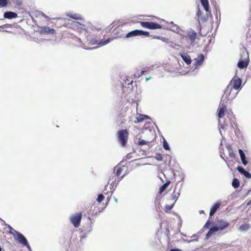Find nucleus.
Here are the masks:
<instances>
[{"label": "nucleus", "instance_id": "obj_47", "mask_svg": "<svg viewBox=\"0 0 251 251\" xmlns=\"http://www.w3.org/2000/svg\"><path fill=\"white\" fill-rule=\"evenodd\" d=\"M41 15H42L43 17H44L45 18H48V17L47 16H46L45 14H44V13H42V12L41 13Z\"/></svg>", "mask_w": 251, "mask_h": 251}, {"label": "nucleus", "instance_id": "obj_4", "mask_svg": "<svg viewBox=\"0 0 251 251\" xmlns=\"http://www.w3.org/2000/svg\"><path fill=\"white\" fill-rule=\"evenodd\" d=\"M242 56H244V59H242L241 58L237 64V66L240 69L245 68L249 64V55L246 50H244L242 52Z\"/></svg>", "mask_w": 251, "mask_h": 251}, {"label": "nucleus", "instance_id": "obj_11", "mask_svg": "<svg viewBox=\"0 0 251 251\" xmlns=\"http://www.w3.org/2000/svg\"><path fill=\"white\" fill-rule=\"evenodd\" d=\"M217 226L220 230H223L229 226V223L224 220H219L217 222Z\"/></svg>", "mask_w": 251, "mask_h": 251}, {"label": "nucleus", "instance_id": "obj_60", "mask_svg": "<svg viewBox=\"0 0 251 251\" xmlns=\"http://www.w3.org/2000/svg\"><path fill=\"white\" fill-rule=\"evenodd\" d=\"M251 203V201L248 202V205H249Z\"/></svg>", "mask_w": 251, "mask_h": 251}, {"label": "nucleus", "instance_id": "obj_21", "mask_svg": "<svg viewBox=\"0 0 251 251\" xmlns=\"http://www.w3.org/2000/svg\"><path fill=\"white\" fill-rule=\"evenodd\" d=\"M200 1L205 11L210 14L208 0H200Z\"/></svg>", "mask_w": 251, "mask_h": 251}, {"label": "nucleus", "instance_id": "obj_5", "mask_svg": "<svg viewBox=\"0 0 251 251\" xmlns=\"http://www.w3.org/2000/svg\"><path fill=\"white\" fill-rule=\"evenodd\" d=\"M138 36H145L148 37L150 36V33L148 31H143L142 30L135 29L129 32L126 36L127 38Z\"/></svg>", "mask_w": 251, "mask_h": 251}, {"label": "nucleus", "instance_id": "obj_41", "mask_svg": "<svg viewBox=\"0 0 251 251\" xmlns=\"http://www.w3.org/2000/svg\"><path fill=\"white\" fill-rule=\"evenodd\" d=\"M225 128V125L224 124H221L220 126V129H224Z\"/></svg>", "mask_w": 251, "mask_h": 251}, {"label": "nucleus", "instance_id": "obj_14", "mask_svg": "<svg viewBox=\"0 0 251 251\" xmlns=\"http://www.w3.org/2000/svg\"><path fill=\"white\" fill-rule=\"evenodd\" d=\"M41 33L42 34L50 33L54 35L55 33V30L48 26H44L41 30Z\"/></svg>", "mask_w": 251, "mask_h": 251}, {"label": "nucleus", "instance_id": "obj_29", "mask_svg": "<svg viewBox=\"0 0 251 251\" xmlns=\"http://www.w3.org/2000/svg\"><path fill=\"white\" fill-rule=\"evenodd\" d=\"M109 42H110L109 39H108L107 40L101 39L100 41L99 40V45L104 46V45H105L107 44L108 43H109Z\"/></svg>", "mask_w": 251, "mask_h": 251}, {"label": "nucleus", "instance_id": "obj_58", "mask_svg": "<svg viewBox=\"0 0 251 251\" xmlns=\"http://www.w3.org/2000/svg\"><path fill=\"white\" fill-rule=\"evenodd\" d=\"M110 181H111V178H109V181H108V184L110 183Z\"/></svg>", "mask_w": 251, "mask_h": 251}, {"label": "nucleus", "instance_id": "obj_23", "mask_svg": "<svg viewBox=\"0 0 251 251\" xmlns=\"http://www.w3.org/2000/svg\"><path fill=\"white\" fill-rule=\"evenodd\" d=\"M197 12H196V16L197 18H198L199 22H200V21H202L203 22H205L206 20V18H202L201 17V12L200 8L199 5H198L197 7Z\"/></svg>", "mask_w": 251, "mask_h": 251}, {"label": "nucleus", "instance_id": "obj_57", "mask_svg": "<svg viewBox=\"0 0 251 251\" xmlns=\"http://www.w3.org/2000/svg\"><path fill=\"white\" fill-rule=\"evenodd\" d=\"M181 234L182 235V236L183 237H186V235L185 234H182V233H181Z\"/></svg>", "mask_w": 251, "mask_h": 251}, {"label": "nucleus", "instance_id": "obj_26", "mask_svg": "<svg viewBox=\"0 0 251 251\" xmlns=\"http://www.w3.org/2000/svg\"><path fill=\"white\" fill-rule=\"evenodd\" d=\"M170 183V181H167L164 184H163L159 189V194H161L169 185Z\"/></svg>", "mask_w": 251, "mask_h": 251}, {"label": "nucleus", "instance_id": "obj_3", "mask_svg": "<svg viewBox=\"0 0 251 251\" xmlns=\"http://www.w3.org/2000/svg\"><path fill=\"white\" fill-rule=\"evenodd\" d=\"M7 227L10 229L9 233L12 235L15 240H16L19 243L20 242L24 243L25 242V238L22 233L16 231L14 228H13L10 225H7Z\"/></svg>", "mask_w": 251, "mask_h": 251}, {"label": "nucleus", "instance_id": "obj_42", "mask_svg": "<svg viewBox=\"0 0 251 251\" xmlns=\"http://www.w3.org/2000/svg\"><path fill=\"white\" fill-rule=\"evenodd\" d=\"M170 251H181V250L178 249H173L170 250Z\"/></svg>", "mask_w": 251, "mask_h": 251}, {"label": "nucleus", "instance_id": "obj_45", "mask_svg": "<svg viewBox=\"0 0 251 251\" xmlns=\"http://www.w3.org/2000/svg\"><path fill=\"white\" fill-rule=\"evenodd\" d=\"M145 72V71H142L140 73V74L139 75L138 77H140V76L142 75Z\"/></svg>", "mask_w": 251, "mask_h": 251}, {"label": "nucleus", "instance_id": "obj_33", "mask_svg": "<svg viewBox=\"0 0 251 251\" xmlns=\"http://www.w3.org/2000/svg\"><path fill=\"white\" fill-rule=\"evenodd\" d=\"M7 5V0H0V6L1 7H6Z\"/></svg>", "mask_w": 251, "mask_h": 251}, {"label": "nucleus", "instance_id": "obj_37", "mask_svg": "<svg viewBox=\"0 0 251 251\" xmlns=\"http://www.w3.org/2000/svg\"><path fill=\"white\" fill-rule=\"evenodd\" d=\"M155 158L158 161H161L162 160L163 157L161 154L159 153L157 154V156L155 157Z\"/></svg>", "mask_w": 251, "mask_h": 251}, {"label": "nucleus", "instance_id": "obj_13", "mask_svg": "<svg viewBox=\"0 0 251 251\" xmlns=\"http://www.w3.org/2000/svg\"><path fill=\"white\" fill-rule=\"evenodd\" d=\"M180 56L182 58V60L185 62L186 64L187 65H189L192 62L191 58L187 53H180Z\"/></svg>", "mask_w": 251, "mask_h": 251}, {"label": "nucleus", "instance_id": "obj_44", "mask_svg": "<svg viewBox=\"0 0 251 251\" xmlns=\"http://www.w3.org/2000/svg\"><path fill=\"white\" fill-rule=\"evenodd\" d=\"M16 4L20 6L22 4V2L20 0H18L17 1Z\"/></svg>", "mask_w": 251, "mask_h": 251}, {"label": "nucleus", "instance_id": "obj_38", "mask_svg": "<svg viewBox=\"0 0 251 251\" xmlns=\"http://www.w3.org/2000/svg\"><path fill=\"white\" fill-rule=\"evenodd\" d=\"M122 171H123L122 168H118L116 172V175L118 176H120V175H121V173Z\"/></svg>", "mask_w": 251, "mask_h": 251}, {"label": "nucleus", "instance_id": "obj_31", "mask_svg": "<svg viewBox=\"0 0 251 251\" xmlns=\"http://www.w3.org/2000/svg\"><path fill=\"white\" fill-rule=\"evenodd\" d=\"M25 242H24V243L20 242V243L21 244L23 245V246H25L27 248V249L29 251H32L31 248L30 246H29L26 238H25Z\"/></svg>", "mask_w": 251, "mask_h": 251}, {"label": "nucleus", "instance_id": "obj_19", "mask_svg": "<svg viewBox=\"0 0 251 251\" xmlns=\"http://www.w3.org/2000/svg\"><path fill=\"white\" fill-rule=\"evenodd\" d=\"M218 230H220L218 228V226H214L213 227H212L210 228L208 232L206 234V239H208L211 235L215 232L218 231Z\"/></svg>", "mask_w": 251, "mask_h": 251}, {"label": "nucleus", "instance_id": "obj_48", "mask_svg": "<svg viewBox=\"0 0 251 251\" xmlns=\"http://www.w3.org/2000/svg\"><path fill=\"white\" fill-rule=\"evenodd\" d=\"M181 225H182V222L181 221H180L178 223V226L179 227H180L181 226Z\"/></svg>", "mask_w": 251, "mask_h": 251}, {"label": "nucleus", "instance_id": "obj_6", "mask_svg": "<svg viewBox=\"0 0 251 251\" xmlns=\"http://www.w3.org/2000/svg\"><path fill=\"white\" fill-rule=\"evenodd\" d=\"M82 214L81 213H76L69 217L70 221L75 227H78L81 222Z\"/></svg>", "mask_w": 251, "mask_h": 251}, {"label": "nucleus", "instance_id": "obj_34", "mask_svg": "<svg viewBox=\"0 0 251 251\" xmlns=\"http://www.w3.org/2000/svg\"><path fill=\"white\" fill-rule=\"evenodd\" d=\"M104 196L102 194H99L98 196L97 201L99 203H100L103 200Z\"/></svg>", "mask_w": 251, "mask_h": 251}, {"label": "nucleus", "instance_id": "obj_28", "mask_svg": "<svg viewBox=\"0 0 251 251\" xmlns=\"http://www.w3.org/2000/svg\"><path fill=\"white\" fill-rule=\"evenodd\" d=\"M240 185V182L239 180L237 178H234L232 182V186L234 188H237Z\"/></svg>", "mask_w": 251, "mask_h": 251}, {"label": "nucleus", "instance_id": "obj_16", "mask_svg": "<svg viewBox=\"0 0 251 251\" xmlns=\"http://www.w3.org/2000/svg\"><path fill=\"white\" fill-rule=\"evenodd\" d=\"M221 204V202L220 201L216 202L214 205L211 208L209 215L212 216L213 215L217 210V209L220 207Z\"/></svg>", "mask_w": 251, "mask_h": 251}, {"label": "nucleus", "instance_id": "obj_52", "mask_svg": "<svg viewBox=\"0 0 251 251\" xmlns=\"http://www.w3.org/2000/svg\"><path fill=\"white\" fill-rule=\"evenodd\" d=\"M197 237V235H196V234H193V235L191 236V237Z\"/></svg>", "mask_w": 251, "mask_h": 251}, {"label": "nucleus", "instance_id": "obj_49", "mask_svg": "<svg viewBox=\"0 0 251 251\" xmlns=\"http://www.w3.org/2000/svg\"><path fill=\"white\" fill-rule=\"evenodd\" d=\"M114 177H113V178L112 179V180L114 178ZM116 180V178H114V180L112 181V182L110 183V185H112V184H113L114 183V181Z\"/></svg>", "mask_w": 251, "mask_h": 251}, {"label": "nucleus", "instance_id": "obj_59", "mask_svg": "<svg viewBox=\"0 0 251 251\" xmlns=\"http://www.w3.org/2000/svg\"><path fill=\"white\" fill-rule=\"evenodd\" d=\"M170 23H171V24H172V25H174V22H171Z\"/></svg>", "mask_w": 251, "mask_h": 251}, {"label": "nucleus", "instance_id": "obj_30", "mask_svg": "<svg viewBox=\"0 0 251 251\" xmlns=\"http://www.w3.org/2000/svg\"><path fill=\"white\" fill-rule=\"evenodd\" d=\"M163 146L165 150L169 151L170 150L169 144L164 138H163Z\"/></svg>", "mask_w": 251, "mask_h": 251}, {"label": "nucleus", "instance_id": "obj_43", "mask_svg": "<svg viewBox=\"0 0 251 251\" xmlns=\"http://www.w3.org/2000/svg\"><path fill=\"white\" fill-rule=\"evenodd\" d=\"M6 26H7V25H1V26H0V31H2V29H1V28H2V27H6Z\"/></svg>", "mask_w": 251, "mask_h": 251}, {"label": "nucleus", "instance_id": "obj_50", "mask_svg": "<svg viewBox=\"0 0 251 251\" xmlns=\"http://www.w3.org/2000/svg\"><path fill=\"white\" fill-rule=\"evenodd\" d=\"M199 212L200 214H201L202 213H203L204 211L203 210H200Z\"/></svg>", "mask_w": 251, "mask_h": 251}, {"label": "nucleus", "instance_id": "obj_27", "mask_svg": "<svg viewBox=\"0 0 251 251\" xmlns=\"http://www.w3.org/2000/svg\"><path fill=\"white\" fill-rule=\"evenodd\" d=\"M226 108V106L224 105L221 107L219 109V112H218V117L220 118H223L225 116V110Z\"/></svg>", "mask_w": 251, "mask_h": 251}, {"label": "nucleus", "instance_id": "obj_51", "mask_svg": "<svg viewBox=\"0 0 251 251\" xmlns=\"http://www.w3.org/2000/svg\"><path fill=\"white\" fill-rule=\"evenodd\" d=\"M76 41H79V42H81V40H80V38H76Z\"/></svg>", "mask_w": 251, "mask_h": 251}, {"label": "nucleus", "instance_id": "obj_12", "mask_svg": "<svg viewBox=\"0 0 251 251\" xmlns=\"http://www.w3.org/2000/svg\"><path fill=\"white\" fill-rule=\"evenodd\" d=\"M181 192L180 189H179L178 190H176V189H175L173 193L172 194L171 197H170V199L171 200L174 201L175 203L176 201L177 200L178 198L180 196Z\"/></svg>", "mask_w": 251, "mask_h": 251}, {"label": "nucleus", "instance_id": "obj_1", "mask_svg": "<svg viewBox=\"0 0 251 251\" xmlns=\"http://www.w3.org/2000/svg\"><path fill=\"white\" fill-rule=\"evenodd\" d=\"M238 93V91L232 88L231 85H228L225 91V94L222 99H224V97L225 96V97L228 100H232L236 97ZM222 100L224 101L225 99H223Z\"/></svg>", "mask_w": 251, "mask_h": 251}, {"label": "nucleus", "instance_id": "obj_2", "mask_svg": "<svg viewBox=\"0 0 251 251\" xmlns=\"http://www.w3.org/2000/svg\"><path fill=\"white\" fill-rule=\"evenodd\" d=\"M118 139L122 147H125L127 143L128 133L126 129H121L118 131Z\"/></svg>", "mask_w": 251, "mask_h": 251}, {"label": "nucleus", "instance_id": "obj_53", "mask_svg": "<svg viewBox=\"0 0 251 251\" xmlns=\"http://www.w3.org/2000/svg\"><path fill=\"white\" fill-rule=\"evenodd\" d=\"M153 38L159 39V38H160V37H158V36H154V37H153Z\"/></svg>", "mask_w": 251, "mask_h": 251}, {"label": "nucleus", "instance_id": "obj_36", "mask_svg": "<svg viewBox=\"0 0 251 251\" xmlns=\"http://www.w3.org/2000/svg\"><path fill=\"white\" fill-rule=\"evenodd\" d=\"M91 43L92 45H99V40H97L96 39H92L91 40Z\"/></svg>", "mask_w": 251, "mask_h": 251}, {"label": "nucleus", "instance_id": "obj_40", "mask_svg": "<svg viewBox=\"0 0 251 251\" xmlns=\"http://www.w3.org/2000/svg\"><path fill=\"white\" fill-rule=\"evenodd\" d=\"M184 241H185L187 243H190L191 242H193L194 241H198V239L196 238V239H195L194 240H184Z\"/></svg>", "mask_w": 251, "mask_h": 251}, {"label": "nucleus", "instance_id": "obj_32", "mask_svg": "<svg viewBox=\"0 0 251 251\" xmlns=\"http://www.w3.org/2000/svg\"><path fill=\"white\" fill-rule=\"evenodd\" d=\"M150 142L149 141L144 140H141V139H139V141L138 142V145L139 146H142L144 145H147Z\"/></svg>", "mask_w": 251, "mask_h": 251}, {"label": "nucleus", "instance_id": "obj_15", "mask_svg": "<svg viewBox=\"0 0 251 251\" xmlns=\"http://www.w3.org/2000/svg\"><path fill=\"white\" fill-rule=\"evenodd\" d=\"M237 170L247 178H251V174L248 171L245 170L243 167L238 166L237 168Z\"/></svg>", "mask_w": 251, "mask_h": 251}, {"label": "nucleus", "instance_id": "obj_17", "mask_svg": "<svg viewBox=\"0 0 251 251\" xmlns=\"http://www.w3.org/2000/svg\"><path fill=\"white\" fill-rule=\"evenodd\" d=\"M18 15L16 13L11 11H7L4 13L3 17L4 18L12 19L17 17Z\"/></svg>", "mask_w": 251, "mask_h": 251}, {"label": "nucleus", "instance_id": "obj_35", "mask_svg": "<svg viewBox=\"0 0 251 251\" xmlns=\"http://www.w3.org/2000/svg\"><path fill=\"white\" fill-rule=\"evenodd\" d=\"M174 204H175V202H174V203L172 205H166L165 206V209L166 210H171L173 208Z\"/></svg>", "mask_w": 251, "mask_h": 251}, {"label": "nucleus", "instance_id": "obj_18", "mask_svg": "<svg viewBox=\"0 0 251 251\" xmlns=\"http://www.w3.org/2000/svg\"><path fill=\"white\" fill-rule=\"evenodd\" d=\"M67 16L74 20H82L83 17L79 14L68 12L66 13Z\"/></svg>", "mask_w": 251, "mask_h": 251}, {"label": "nucleus", "instance_id": "obj_8", "mask_svg": "<svg viewBox=\"0 0 251 251\" xmlns=\"http://www.w3.org/2000/svg\"><path fill=\"white\" fill-rule=\"evenodd\" d=\"M197 36V33L196 32L191 29H190L187 31V35L185 36V38L189 40L190 45L193 46Z\"/></svg>", "mask_w": 251, "mask_h": 251}, {"label": "nucleus", "instance_id": "obj_9", "mask_svg": "<svg viewBox=\"0 0 251 251\" xmlns=\"http://www.w3.org/2000/svg\"><path fill=\"white\" fill-rule=\"evenodd\" d=\"M204 60V56L203 54L200 53L198 55L197 58H195L194 61V65L195 66L194 69L192 71L195 72L199 66H201Z\"/></svg>", "mask_w": 251, "mask_h": 251}, {"label": "nucleus", "instance_id": "obj_55", "mask_svg": "<svg viewBox=\"0 0 251 251\" xmlns=\"http://www.w3.org/2000/svg\"><path fill=\"white\" fill-rule=\"evenodd\" d=\"M251 189H250V190H249L248 191L247 194H248H248H249L251 193Z\"/></svg>", "mask_w": 251, "mask_h": 251}, {"label": "nucleus", "instance_id": "obj_7", "mask_svg": "<svg viewBox=\"0 0 251 251\" xmlns=\"http://www.w3.org/2000/svg\"><path fill=\"white\" fill-rule=\"evenodd\" d=\"M140 25L143 27L150 29H160L162 28L161 25L152 22H141Z\"/></svg>", "mask_w": 251, "mask_h": 251}, {"label": "nucleus", "instance_id": "obj_22", "mask_svg": "<svg viewBox=\"0 0 251 251\" xmlns=\"http://www.w3.org/2000/svg\"><path fill=\"white\" fill-rule=\"evenodd\" d=\"M150 119V118L148 116L142 114H138L137 115L136 117V121H134V123H140L145 120L146 119Z\"/></svg>", "mask_w": 251, "mask_h": 251}, {"label": "nucleus", "instance_id": "obj_61", "mask_svg": "<svg viewBox=\"0 0 251 251\" xmlns=\"http://www.w3.org/2000/svg\"><path fill=\"white\" fill-rule=\"evenodd\" d=\"M85 237H86V236H82V238H85Z\"/></svg>", "mask_w": 251, "mask_h": 251}, {"label": "nucleus", "instance_id": "obj_54", "mask_svg": "<svg viewBox=\"0 0 251 251\" xmlns=\"http://www.w3.org/2000/svg\"><path fill=\"white\" fill-rule=\"evenodd\" d=\"M114 201H115V202H118V199L117 198H115L114 199Z\"/></svg>", "mask_w": 251, "mask_h": 251}, {"label": "nucleus", "instance_id": "obj_39", "mask_svg": "<svg viewBox=\"0 0 251 251\" xmlns=\"http://www.w3.org/2000/svg\"><path fill=\"white\" fill-rule=\"evenodd\" d=\"M209 224H210L209 221H207L206 222V223H205V224L204 225V227L205 228H208Z\"/></svg>", "mask_w": 251, "mask_h": 251}, {"label": "nucleus", "instance_id": "obj_20", "mask_svg": "<svg viewBox=\"0 0 251 251\" xmlns=\"http://www.w3.org/2000/svg\"><path fill=\"white\" fill-rule=\"evenodd\" d=\"M239 154L240 155V159L242 163L244 165H246L248 162L246 160V155L242 150L239 149L238 150Z\"/></svg>", "mask_w": 251, "mask_h": 251}, {"label": "nucleus", "instance_id": "obj_56", "mask_svg": "<svg viewBox=\"0 0 251 251\" xmlns=\"http://www.w3.org/2000/svg\"><path fill=\"white\" fill-rule=\"evenodd\" d=\"M150 79V77L147 78L146 79V81H148Z\"/></svg>", "mask_w": 251, "mask_h": 251}, {"label": "nucleus", "instance_id": "obj_25", "mask_svg": "<svg viewBox=\"0 0 251 251\" xmlns=\"http://www.w3.org/2000/svg\"><path fill=\"white\" fill-rule=\"evenodd\" d=\"M250 227V225L249 224L246 223L241 225L239 227V230L241 231H246L249 230Z\"/></svg>", "mask_w": 251, "mask_h": 251}, {"label": "nucleus", "instance_id": "obj_46", "mask_svg": "<svg viewBox=\"0 0 251 251\" xmlns=\"http://www.w3.org/2000/svg\"><path fill=\"white\" fill-rule=\"evenodd\" d=\"M125 176V175H123L120 177H119V181L121 180Z\"/></svg>", "mask_w": 251, "mask_h": 251}, {"label": "nucleus", "instance_id": "obj_10", "mask_svg": "<svg viewBox=\"0 0 251 251\" xmlns=\"http://www.w3.org/2000/svg\"><path fill=\"white\" fill-rule=\"evenodd\" d=\"M241 85V79L239 78L232 79L228 84V85H231L232 88L237 90V91H239V90L240 89Z\"/></svg>", "mask_w": 251, "mask_h": 251}, {"label": "nucleus", "instance_id": "obj_24", "mask_svg": "<svg viewBox=\"0 0 251 251\" xmlns=\"http://www.w3.org/2000/svg\"><path fill=\"white\" fill-rule=\"evenodd\" d=\"M71 27L73 29H75V28L82 29L84 25L77 22H73L71 24Z\"/></svg>", "mask_w": 251, "mask_h": 251}]
</instances>
